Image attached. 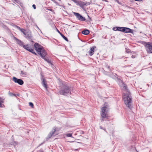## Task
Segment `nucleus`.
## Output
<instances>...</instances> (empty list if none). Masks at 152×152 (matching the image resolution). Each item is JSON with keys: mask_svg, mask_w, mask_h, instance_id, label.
<instances>
[{"mask_svg": "<svg viewBox=\"0 0 152 152\" xmlns=\"http://www.w3.org/2000/svg\"><path fill=\"white\" fill-rule=\"evenodd\" d=\"M34 47L35 50L47 62L52 64L51 61L47 57H46L47 55V53L42 47L38 43H35Z\"/></svg>", "mask_w": 152, "mask_h": 152, "instance_id": "obj_1", "label": "nucleus"}, {"mask_svg": "<svg viewBox=\"0 0 152 152\" xmlns=\"http://www.w3.org/2000/svg\"><path fill=\"white\" fill-rule=\"evenodd\" d=\"M122 85L123 88L127 92L125 93L123 96V99L125 104L129 108H130L131 103L132 102V97L129 91L127 89V86L126 84L123 83Z\"/></svg>", "mask_w": 152, "mask_h": 152, "instance_id": "obj_2", "label": "nucleus"}, {"mask_svg": "<svg viewBox=\"0 0 152 152\" xmlns=\"http://www.w3.org/2000/svg\"><path fill=\"white\" fill-rule=\"evenodd\" d=\"M71 93L70 87L68 86L66 84H64L61 87L59 93L60 94L66 95Z\"/></svg>", "mask_w": 152, "mask_h": 152, "instance_id": "obj_3", "label": "nucleus"}, {"mask_svg": "<svg viewBox=\"0 0 152 152\" xmlns=\"http://www.w3.org/2000/svg\"><path fill=\"white\" fill-rule=\"evenodd\" d=\"M145 46L148 53H152V43L150 42H145Z\"/></svg>", "mask_w": 152, "mask_h": 152, "instance_id": "obj_4", "label": "nucleus"}, {"mask_svg": "<svg viewBox=\"0 0 152 152\" xmlns=\"http://www.w3.org/2000/svg\"><path fill=\"white\" fill-rule=\"evenodd\" d=\"M108 106L107 105H106L104 107H103L101 109V117L103 118H106L107 117V109L108 108Z\"/></svg>", "mask_w": 152, "mask_h": 152, "instance_id": "obj_5", "label": "nucleus"}, {"mask_svg": "<svg viewBox=\"0 0 152 152\" xmlns=\"http://www.w3.org/2000/svg\"><path fill=\"white\" fill-rule=\"evenodd\" d=\"M73 14L78 20L82 21H85L86 20L85 18L82 16L79 13L73 12Z\"/></svg>", "mask_w": 152, "mask_h": 152, "instance_id": "obj_6", "label": "nucleus"}, {"mask_svg": "<svg viewBox=\"0 0 152 152\" xmlns=\"http://www.w3.org/2000/svg\"><path fill=\"white\" fill-rule=\"evenodd\" d=\"M12 80L15 83H18L20 85H22L24 83L23 81L22 80L18 79L15 77H13Z\"/></svg>", "mask_w": 152, "mask_h": 152, "instance_id": "obj_7", "label": "nucleus"}, {"mask_svg": "<svg viewBox=\"0 0 152 152\" xmlns=\"http://www.w3.org/2000/svg\"><path fill=\"white\" fill-rule=\"evenodd\" d=\"M23 48L25 49L32 53H34L35 55L37 54L34 51V50L32 48H31L28 45H27L23 46Z\"/></svg>", "mask_w": 152, "mask_h": 152, "instance_id": "obj_8", "label": "nucleus"}, {"mask_svg": "<svg viewBox=\"0 0 152 152\" xmlns=\"http://www.w3.org/2000/svg\"><path fill=\"white\" fill-rule=\"evenodd\" d=\"M133 30L132 29L129 28L124 27L122 32L126 33H133Z\"/></svg>", "mask_w": 152, "mask_h": 152, "instance_id": "obj_9", "label": "nucleus"}, {"mask_svg": "<svg viewBox=\"0 0 152 152\" xmlns=\"http://www.w3.org/2000/svg\"><path fill=\"white\" fill-rule=\"evenodd\" d=\"M24 35L25 37L27 39H31L32 37L31 32L29 31H28L26 32Z\"/></svg>", "mask_w": 152, "mask_h": 152, "instance_id": "obj_10", "label": "nucleus"}, {"mask_svg": "<svg viewBox=\"0 0 152 152\" xmlns=\"http://www.w3.org/2000/svg\"><path fill=\"white\" fill-rule=\"evenodd\" d=\"M90 3L89 2H83L81 1H80L79 6L81 8L84 7V6L88 5L90 4Z\"/></svg>", "mask_w": 152, "mask_h": 152, "instance_id": "obj_11", "label": "nucleus"}, {"mask_svg": "<svg viewBox=\"0 0 152 152\" xmlns=\"http://www.w3.org/2000/svg\"><path fill=\"white\" fill-rule=\"evenodd\" d=\"M14 39L16 41L17 44L20 46L23 47V46L24 45H23V43L20 40L18 39L15 37H14Z\"/></svg>", "mask_w": 152, "mask_h": 152, "instance_id": "obj_12", "label": "nucleus"}, {"mask_svg": "<svg viewBox=\"0 0 152 152\" xmlns=\"http://www.w3.org/2000/svg\"><path fill=\"white\" fill-rule=\"evenodd\" d=\"M41 80H42V84L43 86L45 87L46 89L47 88V85L46 83V80L43 78V76L42 75H41Z\"/></svg>", "mask_w": 152, "mask_h": 152, "instance_id": "obj_13", "label": "nucleus"}, {"mask_svg": "<svg viewBox=\"0 0 152 152\" xmlns=\"http://www.w3.org/2000/svg\"><path fill=\"white\" fill-rule=\"evenodd\" d=\"M96 46H94L91 47L90 49V51H89V53L90 56H92L94 54L95 48Z\"/></svg>", "mask_w": 152, "mask_h": 152, "instance_id": "obj_14", "label": "nucleus"}, {"mask_svg": "<svg viewBox=\"0 0 152 152\" xmlns=\"http://www.w3.org/2000/svg\"><path fill=\"white\" fill-rule=\"evenodd\" d=\"M56 131V128L54 127L53 130L48 135V137L49 138H50L51 137L52 135H53L55 133V132Z\"/></svg>", "mask_w": 152, "mask_h": 152, "instance_id": "obj_15", "label": "nucleus"}, {"mask_svg": "<svg viewBox=\"0 0 152 152\" xmlns=\"http://www.w3.org/2000/svg\"><path fill=\"white\" fill-rule=\"evenodd\" d=\"M82 33L83 34L87 35L89 33V31L88 30L86 29L83 31Z\"/></svg>", "mask_w": 152, "mask_h": 152, "instance_id": "obj_16", "label": "nucleus"}, {"mask_svg": "<svg viewBox=\"0 0 152 152\" xmlns=\"http://www.w3.org/2000/svg\"><path fill=\"white\" fill-rule=\"evenodd\" d=\"M2 27L5 30L7 31V32H10V31L9 29L7 26L4 25H2Z\"/></svg>", "mask_w": 152, "mask_h": 152, "instance_id": "obj_17", "label": "nucleus"}, {"mask_svg": "<svg viewBox=\"0 0 152 152\" xmlns=\"http://www.w3.org/2000/svg\"><path fill=\"white\" fill-rule=\"evenodd\" d=\"M4 99L0 97V107H3V105H4L2 103L4 102Z\"/></svg>", "mask_w": 152, "mask_h": 152, "instance_id": "obj_18", "label": "nucleus"}, {"mask_svg": "<svg viewBox=\"0 0 152 152\" xmlns=\"http://www.w3.org/2000/svg\"><path fill=\"white\" fill-rule=\"evenodd\" d=\"M56 2L58 3H56V5L58 6H60L62 4V2L61 0H56Z\"/></svg>", "mask_w": 152, "mask_h": 152, "instance_id": "obj_19", "label": "nucleus"}, {"mask_svg": "<svg viewBox=\"0 0 152 152\" xmlns=\"http://www.w3.org/2000/svg\"><path fill=\"white\" fill-rule=\"evenodd\" d=\"M61 35V36L66 41H68V39L65 37L63 34L60 33Z\"/></svg>", "mask_w": 152, "mask_h": 152, "instance_id": "obj_20", "label": "nucleus"}, {"mask_svg": "<svg viewBox=\"0 0 152 152\" xmlns=\"http://www.w3.org/2000/svg\"><path fill=\"white\" fill-rule=\"evenodd\" d=\"M80 1H79L77 0H75L74 1V2L77 5H80Z\"/></svg>", "mask_w": 152, "mask_h": 152, "instance_id": "obj_21", "label": "nucleus"}, {"mask_svg": "<svg viewBox=\"0 0 152 152\" xmlns=\"http://www.w3.org/2000/svg\"><path fill=\"white\" fill-rule=\"evenodd\" d=\"M20 72L21 75L23 76H24L26 75V72H23V71H21Z\"/></svg>", "mask_w": 152, "mask_h": 152, "instance_id": "obj_22", "label": "nucleus"}, {"mask_svg": "<svg viewBox=\"0 0 152 152\" xmlns=\"http://www.w3.org/2000/svg\"><path fill=\"white\" fill-rule=\"evenodd\" d=\"M124 27H118V31H123Z\"/></svg>", "mask_w": 152, "mask_h": 152, "instance_id": "obj_23", "label": "nucleus"}, {"mask_svg": "<svg viewBox=\"0 0 152 152\" xmlns=\"http://www.w3.org/2000/svg\"><path fill=\"white\" fill-rule=\"evenodd\" d=\"M66 136L68 137H72V133H68L66 134Z\"/></svg>", "mask_w": 152, "mask_h": 152, "instance_id": "obj_24", "label": "nucleus"}, {"mask_svg": "<svg viewBox=\"0 0 152 152\" xmlns=\"http://www.w3.org/2000/svg\"><path fill=\"white\" fill-rule=\"evenodd\" d=\"M24 34H25V33H26V30L23 29V28H21V29L20 30Z\"/></svg>", "mask_w": 152, "mask_h": 152, "instance_id": "obj_25", "label": "nucleus"}, {"mask_svg": "<svg viewBox=\"0 0 152 152\" xmlns=\"http://www.w3.org/2000/svg\"><path fill=\"white\" fill-rule=\"evenodd\" d=\"M113 30L114 31H118V27H115L113 28Z\"/></svg>", "mask_w": 152, "mask_h": 152, "instance_id": "obj_26", "label": "nucleus"}, {"mask_svg": "<svg viewBox=\"0 0 152 152\" xmlns=\"http://www.w3.org/2000/svg\"><path fill=\"white\" fill-rule=\"evenodd\" d=\"M126 52L128 53H131L130 50L128 48H126Z\"/></svg>", "mask_w": 152, "mask_h": 152, "instance_id": "obj_27", "label": "nucleus"}, {"mask_svg": "<svg viewBox=\"0 0 152 152\" xmlns=\"http://www.w3.org/2000/svg\"><path fill=\"white\" fill-rule=\"evenodd\" d=\"M29 105L31 106L32 108H34V104H33V103L32 102H29Z\"/></svg>", "mask_w": 152, "mask_h": 152, "instance_id": "obj_28", "label": "nucleus"}, {"mask_svg": "<svg viewBox=\"0 0 152 152\" xmlns=\"http://www.w3.org/2000/svg\"><path fill=\"white\" fill-rule=\"evenodd\" d=\"M15 27L17 28H18L19 30H20V29H21V28H20L19 26H15Z\"/></svg>", "mask_w": 152, "mask_h": 152, "instance_id": "obj_29", "label": "nucleus"}, {"mask_svg": "<svg viewBox=\"0 0 152 152\" xmlns=\"http://www.w3.org/2000/svg\"><path fill=\"white\" fill-rule=\"evenodd\" d=\"M52 1L54 3H55L56 4V3H58L56 2V0H52Z\"/></svg>", "mask_w": 152, "mask_h": 152, "instance_id": "obj_30", "label": "nucleus"}, {"mask_svg": "<svg viewBox=\"0 0 152 152\" xmlns=\"http://www.w3.org/2000/svg\"><path fill=\"white\" fill-rule=\"evenodd\" d=\"M32 7H33L34 8V9H36V6L34 4H33L32 5Z\"/></svg>", "mask_w": 152, "mask_h": 152, "instance_id": "obj_31", "label": "nucleus"}, {"mask_svg": "<svg viewBox=\"0 0 152 152\" xmlns=\"http://www.w3.org/2000/svg\"><path fill=\"white\" fill-rule=\"evenodd\" d=\"M15 2L18 3V2H19V1L18 0H14Z\"/></svg>", "mask_w": 152, "mask_h": 152, "instance_id": "obj_32", "label": "nucleus"}, {"mask_svg": "<svg viewBox=\"0 0 152 152\" xmlns=\"http://www.w3.org/2000/svg\"><path fill=\"white\" fill-rule=\"evenodd\" d=\"M100 129H103V130H105V129H103V128L102 127V126H100Z\"/></svg>", "mask_w": 152, "mask_h": 152, "instance_id": "obj_33", "label": "nucleus"}, {"mask_svg": "<svg viewBox=\"0 0 152 152\" xmlns=\"http://www.w3.org/2000/svg\"><path fill=\"white\" fill-rule=\"evenodd\" d=\"M115 1L118 3L120 4V3L119 2V1L118 0H116Z\"/></svg>", "mask_w": 152, "mask_h": 152, "instance_id": "obj_34", "label": "nucleus"}, {"mask_svg": "<svg viewBox=\"0 0 152 152\" xmlns=\"http://www.w3.org/2000/svg\"><path fill=\"white\" fill-rule=\"evenodd\" d=\"M104 118H102V119H101V121L102 122V121H104Z\"/></svg>", "mask_w": 152, "mask_h": 152, "instance_id": "obj_35", "label": "nucleus"}, {"mask_svg": "<svg viewBox=\"0 0 152 152\" xmlns=\"http://www.w3.org/2000/svg\"><path fill=\"white\" fill-rule=\"evenodd\" d=\"M10 94L11 96H12V95H14V96H15V95L12 93H10Z\"/></svg>", "mask_w": 152, "mask_h": 152, "instance_id": "obj_36", "label": "nucleus"}, {"mask_svg": "<svg viewBox=\"0 0 152 152\" xmlns=\"http://www.w3.org/2000/svg\"><path fill=\"white\" fill-rule=\"evenodd\" d=\"M136 1H142V0H135Z\"/></svg>", "mask_w": 152, "mask_h": 152, "instance_id": "obj_37", "label": "nucleus"}, {"mask_svg": "<svg viewBox=\"0 0 152 152\" xmlns=\"http://www.w3.org/2000/svg\"><path fill=\"white\" fill-rule=\"evenodd\" d=\"M132 58H134V56H132Z\"/></svg>", "mask_w": 152, "mask_h": 152, "instance_id": "obj_38", "label": "nucleus"}, {"mask_svg": "<svg viewBox=\"0 0 152 152\" xmlns=\"http://www.w3.org/2000/svg\"><path fill=\"white\" fill-rule=\"evenodd\" d=\"M103 1H104L106 2H107V0H102Z\"/></svg>", "mask_w": 152, "mask_h": 152, "instance_id": "obj_39", "label": "nucleus"}, {"mask_svg": "<svg viewBox=\"0 0 152 152\" xmlns=\"http://www.w3.org/2000/svg\"><path fill=\"white\" fill-rule=\"evenodd\" d=\"M57 31H58V32L59 33H60V31H58V29H57Z\"/></svg>", "mask_w": 152, "mask_h": 152, "instance_id": "obj_40", "label": "nucleus"}, {"mask_svg": "<svg viewBox=\"0 0 152 152\" xmlns=\"http://www.w3.org/2000/svg\"><path fill=\"white\" fill-rule=\"evenodd\" d=\"M108 68H110V66H108Z\"/></svg>", "mask_w": 152, "mask_h": 152, "instance_id": "obj_41", "label": "nucleus"}]
</instances>
